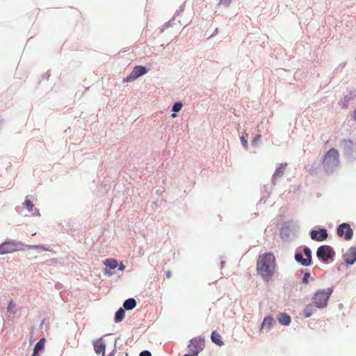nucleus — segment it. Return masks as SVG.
Returning a JSON list of instances; mask_svg holds the SVG:
<instances>
[{
  "label": "nucleus",
  "instance_id": "30",
  "mask_svg": "<svg viewBox=\"0 0 356 356\" xmlns=\"http://www.w3.org/2000/svg\"><path fill=\"white\" fill-rule=\"evenodd\" d=\"M240 139H241V143H242L243 146L247 149L248 147V140L245 138L244 136H241L240 138Z\"/></svg>",
  "mask_w": 356,
  "mask_h": 356
},
{
  "label": "nucleus",
  "instance_id": "28",
  "mask_svg": "<svg viewBox=\"0 0 356 356\" xmlns=\"http://www.w3.org/2000/svg\"><path fill=\"white\" fill-rule=\"evenodd\" d=\"M117 269H118V270H119L120 272H122L124 270L125 266L124 265V264L122 261L118 263V261H117Z\"/></svg>",
  "mask_w": 356,
  "mask_h": 356
},
{
  "label": "nucleus",
  "instance_id": "13",
  "mask_svg": "<svg viewBox=\"0 0 356 356\" xmlns=\"http://www.w3.org/2000/svg\"><path fill=\"white\" fill-rule=\"evenodd\" d=\"M136 305V300L134 298H129L124 301L122 307L125 311H129L134 309Z\"/></svg>",
  "mask_w": 356,
  "mask_h": 356
},
{
  "label": "nucleus",
  "instance_id": "42",
  "mask_svg": "<svg viewBox=\"0 0 356 356\" xmlns=\"http://www.w3.org/2000/svg\"><path fill=\"white\" fill-rule=\"evenodd\" d=\"M231 0H222V2L229 3Z\"/></svg>",
  "mask_w": 356,
  "mask_h": 356
},
{
  "label": "nucleus",
  "instance_id": "31",
  "mask_svg": "<svg viewBox=\"0 0 356 356\" xmlns=\"http://www.w3.org/2000/svg\"><path fill=\"white\" fill-rule=\"evenodd\" d=\"M139 356H152V353L149 350H144L140 353Z\"/></svg>",
  "mask_w": 356,
  "mask_h": 356
},
{
  "label": "nucleus",
  "instance_id": "22",
  "mask_svg": "<svg viewBox=\"0 0 356 356\" xmlns=\"http://www.w3.org/2000/svg\"><path fill=\"white\" fill-rule=\"evenodd\" d=\"M25 247L28 249L40 250L42 251H49V249L43 244L38 245H26Z\"/></svg>",
  "mask_w": 356,
  "mask_h": 356
},
{
  "label": "nucleus",
  "instance_id": "18",
  "mask_svg": "<svg viewBox=\"0 0 356 356\" xmlns=\"http://www.w3.org/2000/svg\"><path fill=\"white\" fill-rule=\"evenodd\" d=\"M277 319L279 322L284 325H288L291 323V317L289 316V315L284 313L280 314L277 317Z\"/></svg>",
  "mask_w": 356,
  "mask_h": 356
},
{
  "label": "nucleus",
  "instance_id": "19",
  "mask_svg": "<svg viewBox=\"0 0 356 356\" xmlns=\"http://www.w3.org/2000/svg\"><path fill=\"white\" fill-rule=\"evenodd\" d=\"M295 259L296 261L300 263L303 266H307L311 264L309 259L304 258L300 253H296L295 254Z\"/></svg>",
  "mask_w": 356,
  "mask_h": 356
},
{
  "label": "nucleus",
  "instance_id": "16",
  "mask_svg": "<svg viewBox=\"0 0 356 356\" xmlns=\"http://www.w3.org/2000/svg\"><path fill=\"white\" fill-rule=\"evenodd\" d=\"M274 322V319L272 316H268L265 317L261 323L260 330L264 328H266L268 330L270 329Z\"/></svg>",
  "mask_w": 356,
  "mask_h": 356
},
{
  "label": "nucleus",
  "instance_id": "14",
  "mask_svg": "<svg viewBox=\"0 0 356 356\" xmlns=\"http://www.w3.org/2000/svg\"><path fill=\"white\" fill-rule=\"evenodd\" d=\"M126 311L120 307L115 313L113 321L115 323H121L125 317Z\"/></svg>",
  "mask_w": 356,
  "mask_h": 356
},
{
  "label": "nucleus",
  "instance_id": "2",
  "mask_svg": "<svg viewBox=\"0 0 356 356\" xmlns=\"http://www.w3.org/2000/svg\"><path fill=\"white\" fill-rule=\"evenodd\" d=\"M25 245L22 242L7 238L0 244V254L24 250Z\"/></svg>",
  "mask_w": 356,
  "mask_h": 356
},
{
  "label": "nucleus",
  "instance_id": "34",
  "mask_svg": "<svg viewBox=\"0 0 356 356\" xmlns=\"http://www.w3.org/2000/svg\"><path fill=\"white\" fill-rule=\"evenodd\" d=\"M51 74H50V71L48 70L46 73H44L43 75H42V77L43 79H46V80H48L49 76H50Z\"/></svg>",
  "mask_w": 356,
  "mask_h": 356
},
{
  "label": "nucleus",
  "instance_id": "20",
  "mask_svg": "<svg viewBox=\"0 0 356 356\" xmlns=\"http://www.w3.org/2000/svg\"><path fill=\"white\" fill-rule=\"evenodd\" d=\"M59 227L60 229L68 234H72L76 232V229H74L69 222H65V224L60 223Z\"/></svg>",
  "mask_w": 356,
  "mask_h": 356
},
{
  "label": "nucleus",
  "instance_id": "9",
  "mask_svg": "<svg viewBox=\"0 0 356 356\" xmlns=\"http://www.w3.org/2000/svg\"><path fill=\"white\" fill-rule=\"evenodd\" d=\"M105 268L104 269V275L111 276L115 274V270L117 268V260L115 259H107L104 261Z\"/></svg>",
  "mask_w": 356,
  "mask_h": 356
},
{
  "label": "nucleus",
  "instance_id": "38",
  "mask_svg": "<svg viewBox=\"0 0 356 356\" xmlns=\"http://www.w3.org/2000/svg\"><path fill=\"white\" fill-rule=\"evenodd\" d=\"M165 275L168 278H170L172 277V273L170 270H168L165 272Z\"/></svg>",
  "mask_w": 356,
  "mask_h": 356
},
{
  "label": "nucleus",
  "instance_id": "15",
  "mask_svg": "<svg viewBox=\"0 0 356 356\" xmlns=\"http://www.w3.org/2000/svg\"><path fill=\"white\" fill-rule=\"evenodd\" d=\"M46 338L41 337L39 341L35 344L33 351L43 353L44 351Z\"/></svg>",
  "mask_w": 356,
  "mask_h": 356
},
{
  "label": "nucleus",
  "instance_id": "32",
  "mask_svg": "<svg viewBox=\"0 0 356 356\" xmlns=\"http://www.w3.org/2000/svg\"><path fill=\"white\" fill-rule=\"evenodd\" d=\"M309 277H310V274L309 273H305L304 276H303V278H302V282L305 284H307L308 282H309Z\"/></svg>",
  "mask_w": 356,
  "mask_h": 356
},
{
  "label": "nucleus",
  "instance_id": "1",
  "mask_svg": "<svg viewBox=\"0 0 356 356\" xmlns=\"http://www.w3.org/2000/svg\"><path fill=\"white\" fill-rule=\"evenodd\" d=\"M275 258L273 254L268 252L259 256L257 261V271L264 280L268 281L275 273Z\"/></svg>",
  "mask_w": 356,
  "mask_h": 356
},
{
  "label": "nucleus",
  "instance_id": "40",
  "mask_svg": "<svg viewBox=\"0 0 356 356\" xmlns=\"http://www.w3.org/2000/svg\"><path fill=\"white\" fill-rule=\"evenodd\" d=\"M41 353L33 351L31 356H40Z\"/></svg>",
  "mask_w": 356,
  "mask_h": 356
},
{
  "label": "nucleus",
  "instance_id": "41",
  "mask_svg": "<svg viewBox=\"0 0 356 356\" xmlns=\"http://www.w3.org/2000/svg\"><path fill=\"white\" fill-rule=\"evenodd\" d=\"M119 339H120V338H119V337H118V338L115 339V343L116 342V344H118V340ZM118 345H116V349L118 348Z\"/></svg>",
  "mask_w": 356,
  "mask_h": 356
},
{
  "label": "nucleus",
  "instance_id": "17",
  "mask_svg": "<svg viewBox=\"0 0 356 356\" xmlns=\"http://www.w3.org/2000/svg\"><path fill=\"white\" fill-rule=\"evenodd\" d=\"M183 107V104L181 102H175L171 108V112L172 113L171 114L172 118H175L177 116V113L181 111V109Z\"/></svg>",
  "mask_w": 356,
  "mask_h": 356
},
{
  "label": "nucleus",
  "instance_id": "12",
  "mask_svg": "<svg viewBox=\"0 0 356 356\" xmlns=\"http://www.w3.org/2000/svg\"><path fill=\"white\" fill-rule=\"evenodd\" d=\"M310 236L313 240L322 241L327 238V233L326 229H319L318 230H312Z\"/></svg>",
  "mask_w": 356,
  "mask_h": 356
},
{
  "label": "nucleus",
  "instance_id": "10",
  "mask_svg": "<svg viewBox=\"0 0 356 356\" xmlns=\"http://www.w3.org/2000/svg\"><path fill=\"white\" fill-rule=\"evenodd\" d=\"M95 353L98 355H104L106 351V344L102 337H99L92 341Z\"/></svg>",
  "mask_w": 356,
  "mask_h": 356
},
{
  "label": "nucleus",
  "instance_id": "8",
  "mask_svg": "<svg viewBox=\"0 0 356 356\" xmlns=\"http://www.w3.org/2000/svg\"><path fill=\"white\" fill-rule=\"evenodd\" d=\"M337 234L343 237L346 241H350L353 238V230L349 224L343 222L338 227Z\"/></svg>",
  "mask_w": 356,
  "mask_h": 356
},
{
  "label": "nucleus",
  "instance_id": "3",
  "mask_svg": "<svg viewBox=\"0 0 356 356\" xmlns=\"http://www.w3.org/2000/svg\"><path fill=\"white\" fill-rule=\"evenodd\" d=\"M332 292V288L318 290L312 297V302L314 305L319 309L325 307L327 305V301Z\"/></svg>",
  "mask_w": 356,
  "mask_h": 356
},
{
  "label": "nucleus",
  "instance_id": "25",
  "mask_svg": "<svg viewBox=\"0 0 356 356\" xmlns=\"http://www.w3.org/2000/svg\"><path fill=\"white\" fill-rule=\"evenodd\" d=\"M315 312L314 307L312 305H309L306 307L304 310V315L306 318L310 317L312 314Z\"/></svg>",
  "mask_w": 356,
  "mask_h": 356
},
{
  "label": "nucleus",
  "instance_id": "23",
  "mask_svg": "<svg viewBox=\"0 0 356 356\" xmlns=\"http://www.w3.org/2000/svg\"><path fill=\"white\" fill-rule=\"evenodd\" d=\"M23 207L27 209L29 211H32L33 210L34 204L33 202L28 198V197H26L23 203Z\"/></svg>",
  "mask_w": 356,
  "mask_h": 356
},
{
  "label": "nucleus",
  "instance_id": "26",
  "mask_svg": "<svg viewBox=\"0 0 356 356\" xmlns=\"http://www.w3.org/2000/svg\"><path fill=\"white\" fill-rule=\"evenodd\" d=\"M175 18H172L168 22H166L162 27L160 29V33H163L165 29H168L169 27L172 26V20H174Z\"/></svg>",
  "mask_w": 356,
  "mask_h": 356
},
{
  "label": "nucleus",
  "instance_id": "37",
  "mask_svg": "<svg viewBox=\"0 0 356 356\" xmlns=\"http://www.w3.org/2000/svg\"><path fill=\"white\" fill-rule=\"evenodd\" d=\"M261 138V136L260 135H257L255 136V138H254L253 140V143H256L257 141L259 140Z\"/></svg>",
  "mask_w": 356,
  "mask_h": 356
},
{
  "label": "nucleus",
  "instance_id": "21",
  "mask_svg": "<svg viewBox=\"0 0 356 356\" xmlns=\"http://www.w3.org/2000/svg\"><path fill=\"white\" fill-rule=\"evenodd\" d=\"M211 340L218 346H222L224 344L223 341L221 340L220 334L216 331H213L211 334Z\"/></svg>",
  "mask_w": 356,
  "mask_h": 356
},
{
  "label": "nucleus",
  "instance_id": "33",
  "mask_svg": "<svg viewBox=\"0 0 356 356\" xmlns=\"http://www.w3.org/2000/svg\"><path fill=\"white\" fill-rule=\"evenodd\" d=\"M32 211H33L32 216H40L38 209L35 208Z\"/></svg>",
  "mask_w": 356,
  "mask_h": 356
},
{
  "label": "nucleus",
  "instance_id": "7",
  "mask_svg": "<svg viewBox=\"0 0 356 356\" xmlns=\"http://www.w3.org/2000/svg\"><path fill=\"white\" fill-rule=\"evenodd\" d=\"M316 255L323 261H326L327 259L333 258L334 252L332 248L328 245H321L318 248Z\"/></svg>",
  "mask_w": 356,
  "mask_h": 356
},
{
  "label": "nucleus",
  "instance_id": "6",
  "mask_svg": "<svg viewBox=\"0 0 356 356\" xmlns=\"http://www.w3.org/2000/svg\"><path fill=\"white\" fill-rule=\"evenodd\" d=\"M189 353L184 356H198L200 353V336L193 337L188 345Z\"/></svg>",
  "mask_w": 356,
  "mask_h": 356
},
{
  "label": "nucleus",
  "instance_id": "4",
  "mask_svg": "<svg viewBox=\"0 0 356 356\" xmlns=\"http://www.w3.org/2000/svg\"><path fill=\"white\" fill-rule=\"evenodd\" d=\"M339 154L338 150L334 148L330 149L325 155L323 160V165L326 171L337 167L339 162Z\"/></svg>",
  "mask_w": 356,
  "mask_h": 356
},
{
  "label": "nucleus",
  "instance_id": "29",
  "mask_svg": "<svg viewBox=\"0 0 356 356\" xmlns=\"http://www.w3.org/2000/svg\"><path fill=\"white\" fill-rule=\"evenodd\" d=\"M184 3H183L182 5H181L179 6V8L178 10H177V11L175 12L174 16H173V18H176L180 13L183 12L184 11Z\"/></svg>",
  "mask_w": 356,
  "mask_h": 356
},
{
  "label": "nucleus",
  "instance_id": "27",
  "mask_svg": "<svg viewBox=\"0 0 356 356\" xmlns=\"http://www.w3.org/2000/svg\"><path fill=\"white\" fill-rule=\"evenodd\" d=\"M306 259H309L310 263L312 262V252L309 248H305L303 250Z\"/></svg>",
  "mask_w": 356,
  "mask_h": 356
},
{
  "label": "nucleus",
  "instance_id": "39",
  "mask_svg": "<svg viewBox=\"0 0 356 356\" xmlns=\"http://www.w3.org/2000/svg\"><path fill=\"white\" fill-rule=\"evenodd\" d=\"M352 116V118L356 121V108H355V110L353 111V114L351 115Z\"/></svg>",
  "mask_w": 356,
  "mask_h": 356
},
{
  "label": "nucleus",
  "instance_id": "11",
  "mask_svg": "<svg viewBox=\"0 0 356 356\" xmlns=\"http://www.w3.org/2000/svg\"><path fill=\"white\" fill-rule=\"evenodd\" d=\"M343 260L348 264H353L356 261V248H350L343 254Z\"/></svg>",
  "mask_w": 356,
  "mask_h": 356
},
{
  "label": "nucleus",
  "instance_id": "36",
  "mask_svg": "<svg viewBox=\"0 0 356 356\" xmlns=\"http://www.w3.org/2000/svg\"><path fill=\"white\" fill-rule=\"evenodd\" d=\"M283 171H284V169L280 168L279 169H277L276 170V175H282L283 173Z\"/></svg>",
  "mask_w": 356,
  "mask_h": 356
},
{
  "label": "nucleus",
  "instance_id": "35",
  "mask_svg": "<svg viewBox=\"0 0 356 356\" xmlns=\"http://www.w3.org/2000/svg\"><path fill=\"white\" fill-rule=\"evenodd\" d=\"M115 353H116V342L115 343L113 350L107 356H114Z\"/></svg>",
  "mask_w": 356,
  "mask_h": 356
},
{
  "label": "nucleus",
  "instance_id": "5",
  "mask_svg": "<svg viewBox=\"0 0 356 356\" xmlns=\"http://www.w3.org/2000/svg\"><path fill=\"white\" fill-rule=\"evenodd\" d=\"M149 68L145 65H138L133 67L132 71L123 78V83H130L136 80L138 77L148 73Z\"/></svg>",
  "mask_w": 356,
  "mask_h": 356
},
{
  "label": "nucleus",
  "instance_id": "24",
  "mask_svg": "<svg viewBox=\"0 0 356 356\" xmlns=\"http://www.w3.org/2000/svg\"><path fill=\"white\" fill-rule=\"evenodd\" d=\"M15 307H16L15 303L14 302L13 299H10L8 303L7 312L11 314H15V313H16Z\"/></svg>",
  "mask_w": 356,
  "mask_h": 356
}]
</instances>
